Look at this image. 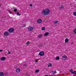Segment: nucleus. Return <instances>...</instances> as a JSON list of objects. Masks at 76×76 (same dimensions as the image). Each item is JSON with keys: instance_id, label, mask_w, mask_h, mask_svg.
<instances>
[{"instance_id": "2", "label": "nucleus", "mask_w": 76, "mask_h": 76, "mask_svg": "<svg viewBox=\"0 0 76 76\" xmlns=\"http://www.w3.org/2000/svg\"><path fill=\"white\" fill-rule=\"evenodd\" d=\"M8 32L9 33H13L14 32V29L10 28L8 29Z\"/></svg>"}, {"instance_id": "8", "label": "nucleus", "mask_w": 76, "mask_h": 76, "mask_svg": "<svg viewBox=\"0 0 76 76\" xmlns=\"http://www.w3.org/2000/svg\"><path fill=\"white\" fill-rule=\"evenodd\" d=\"M48 35H49V33L48 32H45L44 34V36L45 37H47Z\"/></svg>"}, {"instance_id": "18", "label": "nucleus", "mask_w": 76, "mask_h": 76, "mask_svg": "<svg viewBox=\"0 0 76 76\" xmlns=\"http://www.w3.org/2000/svg\"><path fill=\"white\" fill-rule=\"evenodd\" d=\"M38 38H40L42 37V35L41 34H39V36H38Z\"/></svg>"}, {"instance_id": "23", "label": "nucleus", "mask_w": 76, "mask_h": 76, "mask_svg": "<svg viewBox=\"0 0 76 76\" xmlns=\"http://www.w3.org/2000/svg\"><path fill=\"white\" fill-rule=\"evenodd\" d=\"M54 23H58V20H56L54 22Z\"/></svg>"}, {"instance_id": "34", "label": "nucleus", "mask_w": 76, "mask_h": 76, "mask_svg": "<svg viewBox=\"0 0 76 76\" xmlns=\"http://www.w3.org/2000/svg\"><path fill=\"white\" fill-rule=\"evenodd\" d=\"M38 47H41V45H39Z\"/></svg>"}, {"instance_id": "39", "label": "nucleus", "mask_w": 76, "mask_h": 76, "mask_svg": "<svg viewBox=\"0 0 76 76\" xmlns=\"http://www.w3.org/2000/svg\"><path fill=\"white\" fill-rule=\"evenodd\" d=\"M75 1H76V0H75Z\"/></svg>"}, {"instance_id": "4", "label": "nucleus", "mask_w": 76, "mask_h": 76, "mask_svg": "<svg viewBox=\"0 0 76 76\" xmlns=\"http://www.w3.org/2000/svg\"><path fill=\"white\" fill-rule=\"evenodd\" d=\"M33 29H34L33 27L31 26H30L28 27V31H32Z\"/></svg>"}, {"instance_id": "30", "label": "nucleus", "mask_w": 76, "mask_h": 76, "mask_svg": "<svg viewBox=\"0 0 76 76\" xmlns=\"http://www.w3.org/2000/svg\"><path fill=\"white\" fill-rule=\"evenodd\" d=\"M23 26H24V27H25V26H26V25L25 24L23 25Z\"/></svg>"}, {"instance_id": "37", "label": "nucleus", "mask_w": 76, "mask_h": 76, "mask_svg": "<svg viewBox=\"0 0 76 76\" xmlns=\"http://www.w3.org/2000/svg\"><path fill=\"white\" fill-rule=\"evenodd\" d=\"M10 14H12V12H10Z\"/></svg>"}, {"instance_id": "14", "label": "nucleus", "mask_w": 76, "mask_h": 76, "mask_svg": "<svg viewBox=\"0 0 76 76\" xmlns=\"http://www.w3.org/2000/svg\"><path fill=\"white\" fill-rule=\"evenodd\" d=\"M59 59H60V57H59V56H57L56 58V60H58Z\"/></svg>"}, {"instance_id": "27", "label": "nucleus", "mask_w": 76, "mask_h": 76, "mask_svg": "<svg viewBox=\"0 0 76 76\" xmlns=\"http://www.w3.org/2000/svg\"><path fill=\"white\" fill-rule=\"evenodd\" d=\"M23 66L25 67H27V64H24L23 65Z\"/></svg>"}, {"instance_id": "7", "label": "nucleus", "mask_w": 76, "mask_h": 76, "mask_svg": "<svg viewBox=\"0 0 76 76\" xmlns=\"http://www.w3.org/2000/svg\"><path fill=\"white\" fill-rule=\"evenodd\" d=\"M37 22L39 23H40L42 22V20L41 19H39L37 20Z\"/></svg>"}, {"instance_id": "17", "label": "nucleus", "mask_w": 76, "mask_h": 76, "mask_svg": "<svg viewBox=\"0 0 76 76\" xmlns=\"http://www.w3.org/2000/svg\"><path fill=\"white\" fill-rule=\"evenodd\" d=\"M17 15L18 16H20L21 15V14H20L19 12H17Z\"/></svg>"}, {"instance_id": "21", "label": "nucleus", "mask_w": 76, "mask_h": 76, "mask_svg": "<svg viewBox=\"0 0 76 76\" xmlns=\"http://www.w3.org/2000/svg\"><path fill=\"white\" fill-rule=\"evenodd\" d=\"M52 73H53V74H55V73H57V72L55 71H54L52 72Z\"/></svg>"}, {"instance_id": "36", "label": "nucleus", "mask_w": 76, "mask_h": 76, "mask_svg": "<svg viewBox=\"0 0 76 76\" xmlns=\"http://www.w3.org/2000/svg\"><path fill=\"white\" fill-rule=\"evenodd\" d=\"M8 12H9L10 13V10H9Z\"/></svg>"}, {"instance_id": "28", "label": "nucleus", "mask_w": 76, "mask_h": 76, "mask_svg": "<svg viewBox=\"0 0 76 76\" xmlns=\"http://www.w3.org/2000/svg\"><path fill=\"white\" fill-rule=\"evenodd\" d=\"M74 33H75V34H76V29H74Z\"/></svg>"}, {"instance_id": "40", "label": "nucleus", "mask_w": 76, "mask_h": 76, "mask_svg": "<svg viewBox=\"0 0 76 76\" xmlns=\"http://www.w3.org/2000/svg\"><path fill=\"white\" fill-rule=\"evenodd\" d=\"M0 12H1V11H0Z\"/></svg>"}, {"instance_id": "22", "label": "nucleus", "mask_w": 76, "mask_h": 76, "mask_svg": "<svg viewBox=\"0 0 76 76\" xmlns=\"http://www.w3.org/2000/svg\"><path fill=\"white\" fill-rule=\"evenodd\" d=\"M73 14L74 16H76V12H74V13H73Z\"/></svg>"}, {"instance_id": "1", "label": "nucleus", "mask_w": 76, "mask_h": 76, "mask_svg": "<svg viewBox=\"0 0 76 76\" xmlns=\"http://www.w3.org/2000/svg\"><path fill=\"white\" fill-rule=\"evenodd\" d=\"M50 12V10H49V9H46L45 10L43 11L42 14L44 13V15H48Z\"/></svg>"}, {"instance_id": "31", "label": "nucleus", "mask_w": 76, "mask_h": 76, "mask_svg": "<svg viewBox=\"0 0 76 76\" xmlns=\"http://www.w3.org/2000/svg\"><path fill=\"white\" fill-rule=\"evenodd\" d=\"M3 51V50H0V52H1Z\"/></svg>"}, {"instance_id": "25", "label": "nucleus", "mask_w": 76, "mask_h": 76, "mask_svg": "<svg viewBox=\"0 0 76 76\" xmlns=\"http://www.w3.org/2000/svg\"><path fill=\"white\" fill-rule=\"evenodd\" d=\"M29 44V41H28L26 43V45H28Z\"/></svg>"}, {"instance_id": "26", "label": "nucleus", "mask_w": 76, "mask_h": 76, "mask_svg": "<svg viewBox=\"0 0 76 76\" xmlns=\"http://www.w3.org/2000/svg\"><path fill=\"white\" fill-rule=\"evenodd\" d=\"M73 69H71L69 70V71L70 72H71V73H72V72H73Z\"/></svg>"}, {"instance_id": "38", "label": "nucleus", "mask_w": 76, "mask_h": 76, "mask_svg": "<svg viewBox=\"0 0 76 76\" xmlns=\"http://www.w3.org/2000/svg\"><path fill=\"white\" fill-rule=\"evenodd\" d=\"M8 51H9V50H8Z\"/></svg>"}, {"instance_id": "19", "label": "nucleus", "mask_w": 76, "mask_h": 76, "mask_svg": "<svg viewBox=\"0 0 76 76\" xmlns=\"http://www.w3.org/2000/svg\"><path fill=\"white\" fill-rule=\"evenodd\" d=\"M64 8V7L63 5L61 6L60 9H63Z\"/></svg>"}, {"instance_id": "32", "label": "nucleus", "mask_w": 76, "mask_h": 76, "mask_svg": "<svg viewBox=\"0 0 76 76\" xmlns=\"http://www.w3.org/2000/svg\"><path fill=\"white\" fill-rule=\"evenodd\" d=\"M35 61L36 63H37V62H38V61H37L36 60H35Z\"/></svg>"}, {"instance_id": "5", "label": "nucleus", "mask_w": 76, "mask_h": 76, "mask_svg": "<svg viewBox=\"0 0 76 76\" xmlns=\"http://www.w3.org/2000/svg\"><path fill=\"white\" fill-rule=\"evenodd\" d=\"M4 36H9V33L7 31H5L4 33Z\"/></svg>"}, {"instance_id": "13", "label": "nucleus", "mask_w": 76, "mask_h": 76, "mask_svg": "<svg viewBox=\"0 0 76 76\" xmlns=\"http://www.w3.org/2000/svg\"><path fill=\"white\" fill-rule=\"evenodd\" d=\"M13 8L14 9V12H17V9H16V8L14 7Z\"/></svg>"}, {"instance_id": "33", "label": "nucleus", "mask_w": 76, "mask_h": 76, "mask_svg": "<svg viewBox=\"0 0 76 76\" xmlns=\"http://www.w3.org/2000/svg\"><path fill=\"white\" fill-rule=\"evenodd\" d=\"M71 45H72V44H73V42H72L71 43Z\"/></svg>"}, {"instance_id": "15", "label": "nucleus", "mask_w": 76, "mask_h": 76, "mask_svg": "<svg viewBox=\"0 0 76 76\" xmlns=\"http://www.w3.org/2000/svg\"><path fill=\"white\" fill-rule=\"evenodd\" d=\"M71 74H76V71H74V72H72L71 73Z\"/></svg>"}, {"instance_id": "10", "label": "nucleus", "mask_w": 76, "mask_h": 76, "mask_svg": "<svg viewBox=\"0 0 76 76\" xmlns=\"http://www.w3.org/2000/svg\"><path fill=\"white\" fill-rule=\"evenodd\" d=\"M16 72L17 73H19L20 72V69L19 68H17L16 69Z\"/></svg>"}, {"instance_id": "11", "label": "nucleus", "mask_w": 76, "mask_h": 76, "mask_svg": "<svg viewBox=\"0 0 76 76\" xmlns=\"http://www.w3.org/2000/svg\"><path fill=\"white\" fill-rule=\"evenodd\" d=\"M5 59H6V57H2L1 59V61H4V60H5Z\"/></svg>"}, {"instance_id": "29", "label": "nucleus", "mask_w": 76, "mask_h": 76, "mask_svg": "<svg viewBox=\"0 0 76 76\" xmlns=\"http://www.w3.org/2000/svg\"><path fill=\"white\" fill-rule=\"evenodd\" d=\"M30 6H31V7H32V4H30Z\"/></svg>"}, {"instance_id": "20", "label": "nucleus", "mask_w": 76, "mask_h": 76, "mask_svg": "<svg viewBox=\"0 0 76 76\" xmlns=\"http://www.w3.org/2000/svg\"><path fill=\"white\" fill-rule=\"evenodd\" d=\"M42 31H44V30L45 29V27H43L42 28Z\"/></svg>"}, {"instance_id": "9", "label": "nucleus", "mask_w": 76, "mask_h": 76, "mask_svg": "<svg viewBox=\"0 0 76 76\" xmlns=\"http://www.w3.org/2000/svg\"><path fill=\"white\" fill-rule=\"evenodd\" d=\"M4 73L3 72H0V76H4Z\"/></svg>"}, {"instance_id": "3", "label": "nucleus", "mask_w": 76, "mask_h": 76, "mask_svg": "<svg viewBox=\"0 0 76 76\" xmlns=\"http://www.w3.org/2000/svg\"><path fill=\"white\" fill-rule=\"evenodd\" d=\"M38 55H39L40 56H43L44 55V51H41L38 54Z\"/></svg>"}, {"instance_id": "35", "label": "nucleus", "mask_w": 76, "mask_h": 76, "mask_svg": "<svg viewBox=\"0 0 76 76\" xmlns=\"http://www.w3.org/2000/svg\"><path fill=\"white\" fill-rule=\"evenodd\" d=\"M8 54H10V52H9L8 53Z\"/></svg>"}, {"instance_id": "12", "label": "nucleus", "mask_w": 76, "mask_h": 76, "mask_svg": "<svg viewBox=\"0 0 76 76\" xmlns=\"http://www.w3.org/2000/svg\"><path fill=\"white\" fill-rule=\"evenodd\" d=\"M65 42L67 43L69 42V39L66 38L65 40Z\"/></svg>"}, {"instance_id": "6", "label": "nucleus", "mask_w": 76, "mask_h": 76, "mask_svg": "<svg viewBox=\"0 0 76 76\" xmlns=\"http://www.w3.org/2000/svg\"><path fill=\"white\" fill-rule=\"evenodd\" d=\"M62 59L63 60H65L67 59V56H66L64 55L63 56Z\"/></svg>"}, {"instance_id": "16", "label": "nucleus", "mask_w": 76, "mask_h": 76, "mask_svg": "<svg viewBox=\"0 0 76 76\" xmlns=\"http://www.w3.org/2000/svg\"><path fill=\"white\" fill-rule=\"evenodd\" d=\"M51 66H52V64H49L48 66V67H51Z\"/></svg>"}, {"instance_id": "24", "label": "nucleus", "mask_w": 76, "mask_h": 76, "mask_svg": "<svg viewBox=\"0 0 76 76\" xmlns=\"http://www.w3.org/2000/svg\"><path fill=\"white\" fill-rule=\"evenodd\" d=\"M39 70L38 69H37L36 70V73H38V72H39Z\"/></svg>"}]
</instances>
